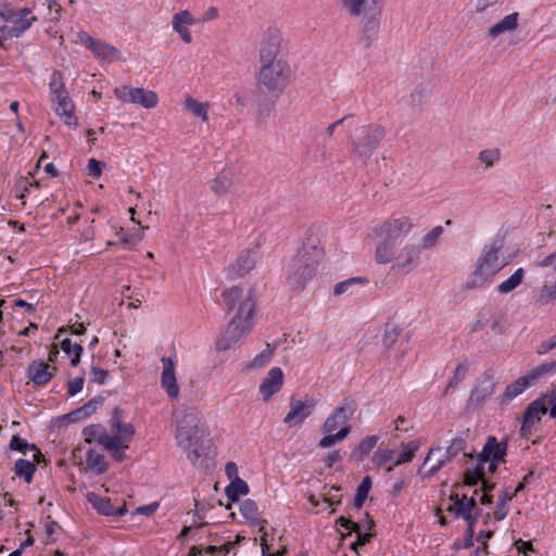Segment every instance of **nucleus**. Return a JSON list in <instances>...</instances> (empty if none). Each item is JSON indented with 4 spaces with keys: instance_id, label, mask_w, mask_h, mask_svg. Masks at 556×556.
Returning <instances> with one entry per match:
<instances>
[{
    "instance_id": "42",
    "label": "nucleus",
    "mask_w": 556,
    "mask_h": 556,
    "mask_svg": "<svg viewBox=\"0 0 556 556\" xmlns=\"http://www.w3.org/2000/svg\"><path fill=\"white\" fill-rule=\"evenodd\" d=\"M467 372H468L467 362L465 361V362L458 364L457 367L455 368L453 377L451 378V380L448 381V383L444 390V394H447L451 390L456 389L459 386V383L465 380Z\"/></svg>"
},
{
    "instance_id": "35",
    "label": "nucleus",
    "mask_w": 556,
    "mask_h": 556,
    "mask_svg": "<svg viewBox=\"0 0 556 556\" xmlns=\"http://www.w3.org/2000/svg\"><path fill=\"white\" fill-rule=\"evenodd\" d=\"M486 463L481 462V452L477 456V464L472 469H468L465 473V483L468 485H477L485 476Z\"/></svg>"
},
{
    "instance_id": "26",
    "label": "nucleus",
    "mask_w": 556,
    "mask_h": 556,
    "mask_svg": "<svg viewBox=\"0 0 556 556\" xmlns=\"http://www.w3.org/2000/svg\"><path fill=\"white\" fill-rule=\"evenodd\" d=\"M87 500L92 505V507L101 515L123 516L127 511L125 505L114 507L109 498L102 497L96 493H88Z\"/></svg>"
},
{
    "instance_id": "23",
    "label": "nucleus",
    "mask_w": 556,
    "mask_h": 556,
    "mask_svg": "<svg viewBox=\"0 0 556 556\" xmlns=\"http://www.w3.org/2000/svg\"><path fill=\"white\" fill-rule=\"evenodd\" d=\"M55 368L43 361H34L27 368L28 379L36 386L47 384L54 376Z\"/></svg>"
},
{
    "instance_id": "60",
    "label": "nucleus",
    "mask_w": 556,
    "mask_h": 556,
    "mask_svg": "<svg viewBox=\"0 0 556 556\" xmlns=\"http://www.w3.org/2000/svg\"><path fill=\"white\" fill-rule=\"evenodd\" d=\"M91 380L98 384H103L109 376V372L99 367L91 368Z\"/></svg>"
},
{
    "instance_id": "34",
    "label": "nucleus",
    "mask_w": 556,
    "mask_h": 556,
    "mask_svg": "<svg viewBox=\"0 0 556 556\" xmlns=\"http://www.w3.org/2000/svg\"><path fill=\"white\" fill-rule=\"evenodd\" d=\"M86 464L88 469L97 475L105 472L109 467L104 456L94 450L87 452Z\"/></svg>"
},
{
    "instance_id": "37",
    "label": "nucleus",
    "mask_w": 556,
    "mask_h": 556,
    "mask_svg": "<svg viewBox=\"0 0 556 556\" xmlns=\"http://www.w3.org/2000/svg\"><path fill=\"white\" fill-rule=\"evenodd\" d=\"M351 432L350 426L342 427L339 431L336 433H327L324 438H321L318 442V447L320 448H329L337 443L343 441Z\"/></svg>"
},
{
    "instance_id": "6",
    "label": "nucleus",
    "mask_w": 556,
    "mask_h": 556,
    "mask_svg": "<svg viewBox=\"0 0 556 556\" xmlns=\"http://www.w3.org/2000/svg\"><path fill=\"white\" fill-rule=\"evenodd\" d=\"M291 67L287 60L262 64L257 79L264 88L273 93H281L289 85Z\"/></svg>"
},
{
    "instance_id": "14",
    "label": "nucleus",
    "mask_w": 556,
    "mask_h": 556,
    "mask_svg": "<svg viewBox=\"0 0 556 556\" xmlns=\"http://www.w3.org/2000/svg\"><path fill=\"white\" fill-rule=\"evenodd\" d=\"M414 229L410 217L405 215H393L380 226V233L388 240H399L407 236Z\"/></svg>"
},
{
    "instance_id": "21",
    "label": "nucleus",
    "mask_w": 556,
    "mask_h": 556,
    "mask_svg": "<svg viewBox=\"0 0 556 556\" xmlns=\"http://www.w3.org/2000/svg\"><path fill=\"white\" fill-rule=\"evenodd\" d=\"M238 185V177L231 169H223L211 182V190L217 197H224Z\"/></svg>"
},
{
    "instance_id": "10",
    "label": "nucleus",
    "mask_w": 556,
    "mask_h": 556,
    "mask_svg": "<svg viewBox=\"0 0 556 556\" xmlns=\"http://www.w3.org/2000/svg\"><path fill=\"white\" fill-rule=\"evenodd\" d=\"M114 94L123 102L140 104L146 109H152L159 102V97L154 91L140 87L121 86L114 89Z\"/></svg>"
},
{
    "instance_id": "16",
    "label": "nucleus",
    "mask_w": 556,
    "mask_h": 556,
    "mask_svg": "<svg viewBox=\"0 0 556 556\" xmlns=\"http://www.w3.org/2000/svg\"><path fill=\"white\" fill-rule=\"evenodd\" d=\"M260 257L258 247L243 250L237 260L230 264L228 271L230 276L244 277L251 275Z\"/></svg>"
},
{
    "instance_id": "8",
    "label": "nucleus",
    "mask_w": 556,
    "mask_h": 556,
    "mask_svg": "<svg viewBox=\"0 0 556 556\" xmlns=\"http://www.w3.org/2000/svg\"><path fill=\"white\" fill-rule=\"evenodd\" d=\"M342 5L351 16H363L365 30L377 34L379 28L378 16L381 13L382 5L371 4L368 0H342Z\"/></svg>"
},
{
    "instance_id": "44",
    "label": "nucleus",
    "mask_w": 556,
    "mask_h": 556,
    "mask_svg": "<svg viewBox=\"0 0 556 556\" xmlns=\"http://www.w3.org/2000/svg\"><path fill=\"white\" fill-rule=\"evenodd\" d=\"M442 233H443V227L435 226L429 232L424 235L421 237L420 245H419L421 248V250L422 249L430 250V249L434 248L438 244L439 239L442 236Z\"/></svg>"
},
{
    "instance_id": "36",
    "label": "nucleus",
    "mask_w": 556,
    "mask_h": 556,
    "mask_svg": "<svg viewBox=\"0 0 556 556\" xmlns=\"http://www.w3.org/2000/svg\"><path fill=\"white\" fill-rule=\"evenodd\" d=\"M36 465L30 460L20 458L14 464V473L18 478H23L25 482L30 483L36 472Z\"/></svg>"
},
{
    "instance_id": "22",
    "label": "nucleus",
    "mask_w": 556,
    "mask_h": 556,
    "mask_svg": "<svg viewBox=\"0 0 556 556\" xmlns=\"http://www.w3.org/2000/svg\"><path fill=\"white\" fill-rule=\"evenodd\" d=\"M282 383V370L279 367H273L260 386V394L263 401L268 402L269 399L281 389Z\"/></svg>"
},
{
    "instance_id": "43",
    "label": "nucleus",
    "mask_w": 556,
    "mask_h": 556,
    "mask_svg": "<svg viewBox=\"0 0 556 556\" xmlns=\"http://www.w3.org/2000/svg\"><path fill=\"white\" fill-rule=\"evenodd\" d=\"M61 349L64 351V353L72 357V366H77L80 361V355L83 353V346L78 343H72V341L66 338L62 340Z\"/></svg>"
},
{
    "instance_id": "41",
    "label": "nucleus",
    "mask_w": 556,
    "mask_h": 556,
    "mask_svg": "<svg viewBox=\"0 0 556 556\" xmlns=\"http://www.w3.org/2000/svg\"><path fill=\"white\" fill-rule=\"evenodd\" d=\"M186 109L193 115L200 117L202 122L208 121V104L199 102L193 98H188L185 102Z\"/></svg>"
},
{
    "instance_id": "57",
    "label": "nucleus",
    "mask_w": 556,
    "mask_h": 556,
    "mask_svg": "<svg viewBox=\"0 0 556 556\" xmlns=\"http://www.w3.org/2000/svg\"><path fill=\"white\" fill-rule=\"evenodd\" d=\"M551 282V285H544L540 294L541 300L548 301L556 299V280H552Z\"/></svg>"
},
{
    "instance_id": "45",
    "label": "nucleus",
    "mask_w": 556,
    "mask_h": 556,
    "mask_svg": "<svg viewBox=\"0 0 556 556\" xmlns=\"http://www.w3.org/2000/svg\"><path fill=\"white\" fill-rule=\"evenodd\" d=\"M394 257V248L391 242H380L376 248V261L380 264H387Z\"/></svg>"
},
{
    "instance_id": "40",
    "label": "nucleus",
    "mask_w": 556,
    "mask_h": 556,
    "mask_svg": "<svg viewBox=\"0 0 556 556\" xmlns=\"http://www.w3.org/2000/svg\"><path fill=\"white\" fill-rule=\"evenodd\" d=\"M379 438L377 435H368L361 441L358 446L352 452V456L357 460L367 456L377 445Z\"/></svg>"
},
{
    "instance_id": "12",
    "label": "nucleus",
    "mask_w": 556,
    "mask_h": 556,
    "mask_svg": "<svg viewBox=\"0 0 556 556\" xmlns=\"http://www.w3.org/2000/svg\"><path fill=\"white\" fill-rule=\"evenodd\" d=\"M223 299L228 309L238 305L237 313H241L243 306L250 303L252 305V315L255 314V295L251 287L242 285L232 286L223 292Z\"/></svg>"
},
{
    "instance_id": "59",
    "label": "nucleus",
    "mask_w": 556,
    "mask_h": 556,
    "mask_svg": "<svg viewBox=\"0 0 556 556\" xmlns=\"http://www.w3.org/2000/svg\"><path fill=\"white\" fill-rule=\"evenodd\" d=\"M102 174V163L96 159L88 161V175L93 178H99Z\"/></svg>"
},
{
    "instance_id": "20",
    "label": "nucleus",
    "mask_w": 556,
    "mask_h": 556,
    "mask_svg": "<svg viewBox=\"0 0 556 556\" xmlns=\"http://www.w3.org/2000/svg\"><path fill=\"white\" fill-rule=\"evenodd\" d=\"M163 370L161 375V386L170 399L179 395V387L176 379L175 362L172 357L161 358Z\"/></svg>"
},
{
    "instance_id": "17",
    "label": "nucleus",
    "mask_w": 556,
    "mask_h": 556,
    "mask_svg": "<svg viewBox=\"0 0 556 556\" xmlns=\"http://www.w3.org/2000/svg\"><path fill=\"white\" fill-rule=\"evenodd\" d=\"M281 39L276 30L265 33L260 47V62L262 64L285 60L280 56Z\"/></svg>"
},
{
    "instance_id": "30",
    "label": "nucleus",
    "mask_w": 556,
    "mask_h": 556,
    "mask_svg": "<svg viewBox=\"0 0 556 556\" xmlns=\"http://www.w3.org/2000/svg\"><path fill=\"white\" fill-rule=\"evenodd\" d=\"M519 14L517 12L510 13L502 18L500 22L494 24L488 31V36L491 38H496L500 35L514 31L518 28Z\"/></svg>"
},
{
    "instance_id": "47",
    "label": "nucleus",
    "mask_w": 556,
    "mask_h": 556,
    "mask_svg": "<svg viewBox=\"0 0 556 556\" xmlns=\"http://www.w3.org/2000/svg\"><path fill=\"white\" fill-rule=\"evenodd\" d=\"M10 447L11 450L18 451L23 454H26L28 450L35 452V457L39 458L42 456L41 452L36 447L35 444H28V442L20 438L18 435H13L10 441Z\"/></svg>"
},
{
    "instance_id": "50",
    "label": "nucleus",
    "mask_w": 556,
    "mask_h": 556,
    "mask_svg": "<svg viewBox=\"0 0 556 556\" xmlns=\"http://www.w3.org/2000/svg\"><path fill=\"white\" fill-rule=\"evenodd\" d=\"M501 157V151L497 148L485 149L479 153L478 159L485 165L486 168L491 167Z\"/></svg>"
},
{
    "instance_id": "52",
    "label": "nucleus",
    "mask_w": 556,
    "mask_h": 556,
    "mask_svg": "<svg viewBox=\"0 0 556 556\" xmlns=\"http://www.w3.org/2000/svg\"><path fill=\"white\" fill-rule=\"evenodd\" d=\"M273 353L274 349L267 343L266 348L254 357L252 365L258 368L265 366L271 359Z\"/></svg>"
},
{
    "instance_id": "62",
    "label": "nucleus",
    "mask_w": 556,
    "mask_h": 556,
    "mask_svg": "<svg viewBox=\"0 0 556 556\" xmlns=\"http://www.w3.org/2000/svg\"><path fill=\"white\" fill-rule=\"evenodd\" d=\"M337 522L339 523L340 527L344 528L350 532H358V530H361V527L357 522H354L343 516H341Z\"/></svg>"
},
{
    "instance_id": "46",
    "label": "nucleus",
    "mask_w": 556,
    "mask_h": 556,
    "mask_svg": "<svg viewBox=\"0 0 556 556\" xmlns=\"http://www.w3.org/2000/svg\"><path fill=\"white\" fill-rule=\"evenodd\" d=\"M49 87L53 98H59L63 94H68L67 90L64 87L63 74L60 71H54L52 73Z\"/></svg>"
},
{
    "instance_id": "11",
    "label": "nucleus",
    "mask_w": 556,
    "mask_h": 556,
    "mask_svg": "<svg viewBox=\"0 0 556 556\" xmlns=\"http://www.w3.org/2000/svg\"><path fill=\"white\" fill-rule=\"evenodd\" d=\"M497 380L492 369L485 370L478 379L477 383L472 388L469 399L468 406L477 408L484 403L490 396H492L496 390Z\"/></svg>"
},
{
    "instance_id": "58",
    "label": "nucleus",
    "mask_w": 556,
    "mask_h": 556,
    "mask_svg": "<svg viewBox=\"0 0 556 556\" xmlns=\"http://www.w3.org/2000/svg\"><path fill=\"white\" fill-rule=\"evenodd\" d=\"M84 387V378L77 377L68 381L67 383V392L71 396L76 395L83 390Z\"/></svg>"
},
{
    "instance_id": "4",
    "label": "nucleus",
    "mask_w": 556,
    "mask_h": 556,
    "mask_svg": "<svg viewBox=\"0 0 556 556\" xmlns=\"http://www.w3.org/2000/svg\"><path fill=\"white\" fill-rule=\"evenodd\" d=\"M109 438L106 444L110 447V454L117 462L126 458V450L135 438V427L130 422H126L122 417V410L114 408L109 421Z\"/></svg>"
},
{
    "instance_id": "32",
    "label": "nucleus",
    "mask_w": 556,
    "mask_h": 556,
    "mask_svg": "<svg viewBox=\"0 0 556 556\" xmlns=\"http://www.w3.org/2000/svg\"><path fill=\"white\" fill-rule=\"evenodd\" d=\"M240 514L247 522L253 526H260L261 530L264 529L266 520L262 519L256 503L252 500H245L240 505Z\"/></svg>"
},
{
    "instance_id": "39",
    "label": "nucleus",
    "mask_w": 556,
    "mask_h": 556,
    "mask_svg": "<svg viewBox=\"0 0 556 556\" xmlns=\"http://www.w3.org/2000/svg\"><path fill=\"white\" fill-rule=\"evenodd\" d=\"M225 493L230 501L236 502L239 500L240 495H247L249 493V486L241 478H237L226 488Z\"/></svg>"
},
{
    "instance_id": "27",
    "label": "nucleus",
    "mask_w": 556,
    "mask_h": 556,
    "mask_svg": "<svg viewBox=\"0 0 556 556\" xmlns=\"http://www.w3.org/2000/svg\"><path fill=\"white\" fill-rule=\"evenodd\" d=\"M195 23V18L187 10L179 11L176 14H174L172 21L174 30L180 36L182 41H185L186 43H189L192 40L188 26H192Z\"/></svg>"
},
{
    "instance_id": "2",
    "label": "nucleus",
    "mask_w": 556,
    "mask_h": 556,
    "mask_svg": "<svg viewBox=\"0 0 556 556\" xmlns=\"http://www.w3.org/2000/svg\"><path fill=\"white\" fill-rule=\"evenodd\" d=\"M325 255V247L316 235H308L302 248L290 262L291 274L301 278H311L318 274V267Z\"/></svg>"
},
{
    "instance_id": "5",
    "label": "nucleus",
    "mask_w": 556,
    "mask_h": 556,
    "mask_svg": "<svg viewBox=\"0 0 556 556\" xmlns=\"http://www.w3.org/2000/svg\"><path fill=\"white\" fill-rule=\"evenodd\" d=\"M503 248L504 239L501 237L484 244L475 268V275L480 278H490L504 268L509 260L500 256Z\"/></svg>"
},
{
    "instance_id": "25",
    "label": "nucleus",
    "mask_w": 556,
    "mask_h": 556,
    "mask_svg": "<svg viewBox=\"0 0 556 556\" xmlns=\"http://www.w3.org/2000/svg\"><path fill=\"white\" fill-rule=\"evenodd\" d=\"M56 103L54 111L68 127H76L78 125L77 118L74 115L75 105L68 94H63L59 98H52Z\"/></svg>"
},
{
    "instance_id": "51",
    "label": "nucleus",
    "mask_w": 556,
    "mask_h": 556,
    "mask_svg": "<svg viewBox=\"0 0 556 556\" xmlns=\"http://www.w3.org/2000/svg\"><path fill=\"white\" fill-rule=\"evenodd\" d=\"M466 447V441L464 438L458 437L451 441L450 445L446 447V459H453L456 455L463 452Z\"/></svg>"
},
{
    "instance_id": "24",
    "label": "nucleus",
    "mask_w": 556,
    "mask_h": 556,
    "mask_svg": "<svg viewBox=\"0 0 556 556\" xmlns=\"http://www.w3.org/2000/svg\"><path fill=\"white\" fill-rule=\"evenodd\" d=\"M533 384L534 382L532 381V379H530L528 372L519 377L505 388L503 394L501 395V404H509L514 399L522 394L527 389H529Z\"/></svg>"
},
{
    "instance_id": "13",
    "label": "nucleus",
    "mask_w": 556,
    "mask_h": 556,
    "mask_svg": "<svg viewBox=\"0 0 556 556\" xmlns=\"http://www.w3.org/2000/svg\"><path fill=\"white\" fill-rule=\"evenodd\" d=\"M357 404L354 399L345 397L343 402L325 420L321 430L324 433H331L344 425L355 413Z\"/></svg>"
},
{
    "instance_id": "9",
    "label": "nucleus",
    "mask_w": 556,
    "mask_h": 556,
    "mask_svg": "<svg viewBox=\"0 0 556 556\" xmlns=\"http://www.w3.org/2000/svg\"><path fill=\"white\" fill-rule=\"evenodd\" d=\"M419 447L420 442L415 440L402 444L399 455L393 450H378L372 456V462L379 467L389 465L388 470L390 471L394 466L410 462Z\"/></svg>"
},
{
    "instance_id": "28",
    "label": "nucleus",
    "mask_w": 556,
    "mask_h": 556,
    "mask_svg": "<svg viewBox=\"0 0 556 556\" xmlns=\"http://www.w3.org/2000/svg\"><path fill=\"white\" fill-rule=\"evenodd\" d=\"M84 437L87 443H97L103 446L109 453L110 447L106 442L110 441L109 431L102 425H90L84 429Z\"/></svg>"
},
{
    "instance_id": "38",
    "label": "nucleus",
    "mask_w": 556,
    "mask_h": 556,
    "mask_svg": "<svg viewBox=\"0 0 556 556\" xmlns=\"http://www.w3.org/2000/svg\"><path fill=\"white\" fill-rule=\"evenodd\" d=\"M30 14V11L28 9H23L18 12V15L13 22V26L15 27L14 35L15 37L22 36L33 24L34 21H36L35 16L28 17Z\"/></svg>"
},
{
    "instance_id": "54",
    "label": "nucleus",
    "mask_w": 556,
    "mask_h": 556,
    "mask_svg": "<svg viewBox=\"0 0 556 556\" xmlns=\"http://www.w3.org/2000/svg\"><path fill=\"white\" fill-rule=\"evenodd\" d=\"M401 333V328L399 326H387L384 334H383V344L386 346H391L397 340Z\"/></svg>"
},
{
    "instance_id": "53",
    "label": "nucleus",
    "mask_w": 556,
    "mask_h": 556,
    "mask_svg": "<svg viewBox=\"0 0 556 556\" xmlns=\"http://www.w3.org/2000/svg\"><path fill=\"white\" fill-rule=\"evenodd\" d=\"M511 500L510 494L508 492H504L496 504V509L494 511V518L496 520H503L507 516L506 503Z\"/></svg>"
},
{
    "instance_id": "63",
    "label": "nucleus",
    "mask_w": 556,
    "mask_h": 556,
    "mask_svg": "<svg viewBox=\"0 0 556 556\" xmlns=\"http://www.w3.org/2000/svg\"><path fill=\"white\" fill-rule=\"evenodd\" d=\"M555 348H556V336H553L548 341H543L540 343V345L536 348V353L539 355H543Z\"/></svg>"
},
{
    "instance_id": "61",
    "label": "nucleus",
    "mask_w": 556,
    "mask_h": 556,
    "mask_svg": "<svg viewBox=\"0 0 556 556\" xmlns=\"http://www.w3.org/2000/svg\"><path fill=\"white\" fill-rule=\"evenodd\" d=\"M452 459H446V452H444L428 469V476H433L438 472L446 463Z\"/></svg>"
},
{
    "instance_id": "48",
    "label": "nucleus",
    "mask_w": 556,
    "mask_h": 556,
    "mask_svg": "<svg viewBox=\"0 0 556 556\" xmlns=\"http://www.w3.org/2000/svg\"><path fill=\"white\" fill-rule=\"evenodd\" d=\"M555 372H556V361L544 363L540 366L534 367L530 371H528L530 379H532L534 384L536 383V381L540 378L545 377L547 375L555 374Z\"/></svg>"
},
{
    "instance_id": "49",
    "label": "nucleus",
    "mask_w": 556,
    "mask_h": 556,
    "mask_svg": "<svg viewBox=\"0 0 556 556\" xmlns=\"http://www.w3.org/2000/svg\"><path fill=\"white\" fill-rule=\"evenodd\" d=\"M371 488V478L366 476L357 486L356 495L354 498V505L356 508H361L366 501L368 493Z\"/></svg>"
},
{
    "instance_id": "64",
    "label": "nucleus",
    "mask_w": 556,
    "mask_h": 556,
    "mask_svg": "<svg viewBox=\"0 0 556 556\" xmlns=\"http://www.w3.org/2000/svg\"><path fill=\"white\" fill-rule=\"evenodd\" d=\"M521 280H504L497 288L498 292L502 294H506L514 289H516Z\"/></svg>"
},
{
    "instance_id": "18",
    "label": "nucleus",
    "mask_w": 556,
    "mask_h": 556,
    "mask_svg": "<svg viewBox=\"0 0 556 556\" xmlns=\"http://www.w3.org/2000/svg\"><path fill=\"white\" fill-rule=\"evenodd\" d=\"M315 407V401L311 400V402H304L302 400H298L295 397H291L290 400V410L285 416L283 422L292 426H300L304 422V420L311 416L313 409Z\"/></svg>"
},
{
    "instance_id": "19",
    "label": "nucleus",
    "mask_w": 556,
    "mask_h": 556,
    "mask_svg": "<svg viewBox=\"0 0 556 556\" xmlns=\"http://www.w3.org/2000/svg\"><path fill=\"white\" fill-rule=\"evenodd\" d=\"M451 501L453 503L447 507V510L454 513L455 517L463 518L467 522L477 520V507L473 497L468 498L464 495L460 498L456 494L451 496Z\"/></svg>"
},
{
    "instance_id": "33",
    "label": "nucleus",
    "mask_w": 556,
    "mask_h": 556,
    "mask_svg": "<svg viewBox=\"0 0 556 556\" xmlns=\"http://www.w3.org/2000/svg\"><path fill=\"white\" fill-rule=\"evenodd\" d=\"M546 400L547 396L543 395L528 404L523 414V418L529 420L533 425L539 422L542 416H544L547 413Z\"/></svg>"
},
{
    "instance_id": "7",
    "label": "nucleus",
    "mask_w": 556,
    "mask_h": 556,
    "mask_svg": "<svg viewBox=\"0 0 556 556\" xmlns=\"http://www.w3.org/2000/svg\"><path fill=\"white\" fill-rule=\"evenodd\" d=\"M384 136V130L378 125H362L354 128L350 136L354 153L366 161L377 149L380 140Z\"/></svg>"
},
{
    "instance_id": "1",
    "label": "nucleus",
    "mask_w": 556,
    "mask_h": 556,
    "mask_svg": "<svg viewBox=\"0 0 556 556\" xmlns=\"http://www.w3.org/2000/svg\"><path fill=\"white\" fill-rule=\"evenodd\" d=\"M205 427L202 415L194 410H186L178 415L175 439L177 445L186 453L188 459L197 462L202 454Z\"/></svg>"
},
{
    "instance_id": "56",
    "label": "nucleus",
    "mask_w": 556,
    "mask_h": 556,
    "mask_svg": "<svg viewBox=\"0 0 556 556\" xmlns=\"http://www.w3.org/2000/svg\"><path fill=\"white\" fill-rule=\"evenodd\" d=\"M365 280H342L334 286L333 293L336 295H341L348 292L352 287L356 283L364 282Z\"/></svg>"
},
{
    "instance_id": "31",
    "label": "nucleus",
    "mask_w": 556,
    "mask_h": 556,
    "mask_svg": "<svg viewBox=\"0 0 556 556\" xmlns=\"http://www.w3.org/2000/svg\"><path fill=\"white\" fill-rule=\"evenodd\" d=\"M90 51L96 58L104 61L112 62L121 59V52L117 48L99 39H96Z\"/></svg>"
},
{
    "instance_id": "29",
    "label": "nucleus",
    "mask_w": 556,
    "mask_h": 556,
    "mask_svg": "<svg viewBox=\"0 0 556 556\" xmlns=\"http://www.w3.org/2000/svg\"><path fill=\"white\" fill-rule=\"evenodd\" d=\"M420 254L421 248L418 244H406L402 248L396 257V266L410 268L417 264Z\"/></svg>"
},
{
    "instance_id": "55",
    "label": "nucleus",
    "mask_w": 556,
    "mask_h": 556,
    "mask_svg": "<svg viewBox=\"0 0 556 556\" xmlns=\"http://www.w3.org/2000/svg\"><path fill=\"white\" fill-rule=\"evenodd\" d=\"M99 404V401L94 399L90 400L85 405L76 409L73 414L76 415L77 417H87L97 410Z\"/></svg>"
},
{
    "instance_id": "3",
    "label": "nucleus",
    "mask_w": 556,
    "mask_h": 556,
    "mask_svg": "<svg viewBox=\"0 0 556 556\" xmlns=\"http://www.w3.org/2000/svg\"><path fill=\"white\" fill-rule=\"evenodd\" d=\"M252 305L245 304L241 313H236L216 341L217 351H227L240 345L253 326Z\"/></svg>"
},
{
    "instance_id": "15",
    "label": "nucleus",
    "mask_w": 556,
    "mask_h": 556,
    "mask_svg": "<svg viewBox=\"0 0 556 556\" xmlns=\"http://www.w3.org/2000/svg\"><path fill=\"white\" fill-rule=\"evenodd\" d=\"M506 443H500L493 435L486 439L481 451V462L488 464L486 470L491 473L495 472L498 464L505 462Z\"/></svg>"
}]
</instances>
